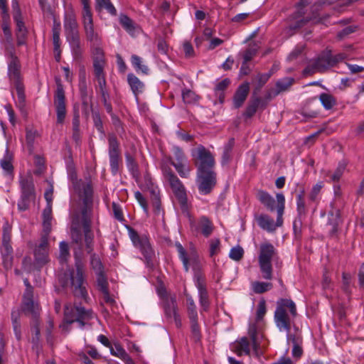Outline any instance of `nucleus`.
I'll use <instances>...</instances> for the list:
<instances>
[{"label": "nucleus", "mask_w": 364, "mask_h": 364, "mask_svg": "<svg viewBox=\"0 0 364 364\" xmlns=\"http://www.w3.org/2000/svg\"><path fill=\"white\" fill-rule=\"evenodd\" d=\"M83 228L84 240L87 253L93 251L94 235L91 230V215L89 208L85 206L80 213H75L72 216L70 227L71 238L74 243L79 245L78 250L74 251L75 269H69L58 277V282L63 287L69 285L75 297L87 301V290L85 265L82 261V233Z\"/></svg>", "instance_id": "f257e3e1"}, {"label": "nucleus", "mask_w": 364, "mask_h": 364, "mask_svg": "<svg viewBox=\"0 0 364 364\" xmlns=\"http://www.w3.org/2000/svg\"><path fill=\"white\" fill-rule=\"evenodd\" d=\"M178 253V257L182 261L185 272H188L190 266L194 272V282L198 291L199 301L204 311H207L209 307L208 294L206 287L205 277L201 271V264L198 256L193 253L188 255L186 250L179 242L176 244Z\"/></svg>", "instance_id": "f03ea898"}, {"label": "nucleus", "mask_w": 364, "mask_h": 364, "mask_svg": "<svg viewBox=\"0 0 364 364\" xmlns=\"http://www.w3.org/2000/svg\"><path fill=\"white\" fill-rule=\"evenodd\" d=\"M297 316L295 303L291 299H279L277 301V307L274 311V321L280 331H286L287 339L291 341L294 346L298 343L294 335H290L291 323Z\"/></svg>", "instance_id": "7ed1b4c3"}, {"label": "nucleus", "mask_w": 364, "mask_h": 364, "mask_svg": "<svg viewBox=\"0 0 364 364\" xmlns=\"http://www.w3.org/2000/svg\"><path fill=\"white\" fill-rule=\"evenodd\" d=\"M327 3V1L323 0L314 4L311 7V15H306V6L309 5V0H301L297 5V11L291 16V23L287 26L284 32L287 36H292L294 32L306 26L308 23H319L321 19L318 17V11L321 5Z\"/></svg>", "instance_id": "20e7f679"}, {"label": "nucleus", "mask_w": 364, "mask_h": 364, "mask_svg": "<svg viewBox=\"0 0 364 364\" xmlns=\"http://www.w3.org/2000/svg\"><path fill=\"white\" fill-rule=\"evenodd\" d=\"M346 58L347 55L344 53L333 55L331 50L326 49L316 58L312 60L309 63L304 72L305 74L323 73L329 68L336 66Z\"/></svg>", "instance_id": "39448f33"}, {"label": "nucleus", "mask_w": 364, "mask_h": 364, "mask_svg": "<svg viewBox=\"0 0 364 364\" xmlns=\"http://www.w3.org/2000/svg\"><path fill=\"white\" fill-rule=\"evenodd\" d=\"M161 170L165 179L168 182L174 196L180 204L182 213L189 215L186 191L182 182L169 166L163 165Z\"/></svg>", "instance_id": "423d86ee"}, {"label": "nucleus", "mask_w": 364, "mask_h": 364, "mask_svg": "<svg viewBox=\"0 0 364 364\" xmlns=\"http://www.w3.org/2000/svg\"><path fill=\"white\" fill-rule=\"evenodd\" d=\"M277 255V250L269 242L260 245L258 264L262 278L266 280L273 279V267L272 260Z\"/></svg>", "instance_id": "0eeeda50"}, {"label": "nucleus", "mask_w": 364, "mask_h": 364, "mask_svg": "<svg viewBox=\"0 0 364 364\" xmlns=\"http://www.w3.org/2000/svg\"><path fill=\"white\" fill-rule=\"evenodd\" d=\"M277 198V221L274 223V220L269 215L262 214L256 217V220L258 225L263 230L268 232L274 231L277 228L281 227L283 225V215L285 208V198L283 193H279L276 195Z\"/></svg>", "instance_id": "6e6552de"}, {"label": "nucleus", "mask_w": 364, "mask_h": 364, "mask_svg": "<svg viewBox=\"0 0 364 364\" xmlns=\"http://www.w3.org/2000/svg\"><path fill=\"white\" fill-rule=\"evenodd\" d=\"M93 312L91 309H85L81 306L75 304L73 306L68 304L64 308V321L68 324L77 322L80 328L92 319Z\"/></svg>", "instance_id": "1a4fd4ad"}, {"label": "nucleus", "mask_w": 364, "mask_h": 364, "mask_svg": "<svg viewBox=\"0 0 364 364\" xmlns=\"http://www.w3.org/2000/svg\"><path fill=\"white\" fill-rule=\"evenodd\" d=\"M129 235L134 245L139 248L144 255L147 267H153V257L154 251L153 250L149 239L146 235L140 236L138 232L132 228H128Z\"/></svg>", "instance_id": "9d476101"}, {"label": "nucleus", "mask_w": 364, "mask_h": 364, "mask_svg": "<svg viewBox=\"0 0 364 364\" xmlns=\"http://www.w3.org/2000/svg\"><path fill=\"white\" fill-rule=\"evenodd\" d=\"M43 234L41 237V241L38 245L34 249V262L33 265L36 270L39 271L49 261L48 259V237L51 231V226H43Z\"/></svg>", "instance_id": "9b49d317"}, {"label": "nucleus", "mask_w": 364, "mask_h": 364, "mask_svg": "<svg viewBox=\"0 0 364 364\" xmlns=\"http://www.w3.org/2000/svg\"><path fill=\"white\" fill-rule=\"evenodd\" d=\"M197 173L215 170V161L212 153L204 146L199 145L192 151Z\"/></svg>", "instance_id": "f8f14e48"}, {"label": "nucleus", "mask_w": 364, "mask_h": 364, "mask_svg": "<svg viewBox=\"0 0 364 364\" xmlns=\"http://www.w3.org/2000/svg\"><path fill=\"white\" fill-rule=\"evenodd\" d=\"M107 140L110 170L113 175H116L122 165L120 144L114 134H109Z\"/></svg>", "instance_id": "ddd939ff"}, {"label": "nucleus", "mask_w": 364, "mask_h": 364, "mask_svg": "<svg viewBox=\"0 0 364 364\" xmlns=\"http://www.w3.org/2000/svg\"><path fill=\"white\" fill-rule=\"evenodd\" d=\"M196 183L200 194L210 193L217 184L216 171L213 170L197 173Z\"/></svg>", "instance_id": "4468645a"}, {"label": "nucleus", "mask_w": 364, "mask_h": 364, "mask_svg": "<svg viewBox=\"0 0 364 364\" xmlns=\"http://www.w3.org/2000/svg\"><path fill=\"white\" fill-rule=\"evenodd\" d=\"M21 189V198L18 202V208L21 211L27 210L34 198V184L31 177L23 178L20 180Z\"/></svg>", "instance_id": "2eb2a0df"}, {"label": "nucleus", "mask_w": 364, "mask_h": 364, "mask_svg": "<svg viewBox=\"0 0 364 364\" xmlns=\"http://www.w3.org/2000/svg\"><path fill=\"white\" fill-rule=\"evenodd\" d=\"M5 55L7 58L8 75L13 82L21 81V63L16 55L14 46L6 48Z\"/></svg>", "instance_id": "dca6fc26"}, {"label": "nucleus", "mask_w": 364, "mask_h": 364, "mask_svg": "<svg viewBox=\"0 0 364 364\" xmlns=\"http://www.w3.org/2000/svg\"><path fill=\"white\" fill-rule=\"evenodd\" d=\"M13 18L16 23V37L18 46L26 45L28 38V29L25 26L21 10L17 1H13Z\"/></svg>", "instance_id": "f3484780"}, {"label": "nucleus", "mask_w": 364, "mask_h": 364, "mask_svg": "<svg viewBox=\"0 0 364 364\" xmlns=\"http://www.w3.org/2000/svg\"><path fill=\"white\" fill-rule=\"evenodd\" d=\"M54 105L56 109L57 122L62 124L66 116V105L64 88L60 82H57L54 94Z\"/></svg>", "instance_id": "a211bd4d"}, {"label": "nucleus", "mask_w": 364, "mask_h": 364, "mask_svg": "<svg viewBox=\"0 0 364 364\" xmlns=\"http://www.w3.org/2000/svg\"><path fill=\"white\" fill-rule=\"evenodd\" d=\"M82 24L85 35L87 41L94 45L99 44L100 38L94 28L92 14L91 11H82Z\"/></svg>", "instance_id": "6ab92c4d"}, {"label": "nucleus", "mask_w": 364, "mask_h": 364, "mask_svg": "<svg viewBox=\"0 0 364 364\" xmlns=\"http://www.w3.org/2000/svg\"><path fill=\"white\" fill-rule=\"evenodd\" d=\"M163 309L166 317L168 319L173 320L177 328L181 326V316L178 312L176 298L172 296L163 301Z\"/></svg>", "instance_id": "aec40b11"}, {"label": "nucleus", "mask_w": 364, "mask_h": 364, "mask_svg": "<svg viewBox=\"0 0 364 364\" xmlns=\"http://www.w3.org/2000/svg\"><path fill=\"white\" fill-rule=\"evenodd\" d=\"M67 41L71 48L74 58H80L82 53V43L78 29L65 31Z\"/></svg>", "instance_id": "412c9836"}, {"label": "nucleus", "mask_w": 364, "mask_h": 364, "mask_svg": "<svg viewBox=\"0 0 364 364\" xmlns=\"http://www.w3.org/2000/svg\"><path fill=\"white\" fill-rule=\"evenodd\" d=\"M22 311L31 316V321L39 320L41 309L39 304L33 301V294L31 296L23 295Z\"/></svg>", "instance_id": "4be33fe9"}, {"label": "nucleus", "mask_w": 364, "mask_h": 364, "mask_svg": "<svg viewBox=\"0 0 364 364\" xmlns=\"http://www.w3.org/2000/svg\"><path fill=\"white\" fill-rule=\"evenodd\" d=\"M79 81H78V89L82 100V105L87 107L88 105V101L90 97L92 91L88 90L87 85V77L85 69L82 67L79 71Z\"/></svg>", "instance_id": "5701e85b"}, {"label": "nucleus", "mask_w": 364, "mask_h": 364, "mask_svg": "<svg viewBox=\"0 0 364 364\" xmlns=\"http://www.w3.org/2000/svg\"><path fill=\"white\" fill-rule=\"evenodd\" d=\"M11 227L6 222L2 229V241L0 248L1 254H13V248L11 245Z\"/></svg>", "instance_id": "b1692460"}, {"label": "nucleus", "mask_w": 364, "mask_h": 364, "mask_svg": "<svg viewBox=\"0 0 364 364\" xmlns=\"http://www.w3.org/2000/svg\"><path fill=\"white\" fill-rule=\"evenodd\" d=\"M45 199L47 202L46 207L43 209V226H46V229H48V226H51L52 220V200H53V189L50 188L47 190L44 193Z\"/></svg>", "instance_id": "393cba45"}, {"label": "nucleus", "mask_w": 364, "mask_h": 364, "mask_svg": "<svg viewBox=\"0 0 364 364\" xmlns=\"http://www.w3.org/2000/svg\"><path fill=\"white\" fill-rule=\"evenodd\" d=\"M250 91V85L248 82L241 84L235 91L233 96V107L238 109L242 106L246 100Z\"/></svg>", "instance_id": "a878e982"}, {"label": "nucleus", "mask_w": 364, "mask_h": 364, "mask_svg": "<svg viewBox=\"0 0 364 364\" xmlns=\"http://www.w3.org/2000/svg\"><path fill=\"white\" fill-rule=\"evenodd\" d=\"M32 348L37 354L41 350L42 346L40 341V321L34 320L31 322Z\"/></svg>", "instance_id": "bb28decb"}, {"label": "nucleus", "mask_w": 364, "mask_h": 364, "mask_svg": "<svg viewBox=\"0 0 364 364\" xmlns=\"http://www.w3.org/2000/svg\"><path fill=\"white\" fill-rule=\"evenodd\" d=\"M232 350L239 356L249 355L250 353V343L247 337H242L236 341L232 346Z\"/></svg>", "instance_id": "cd10ccee"}, {"label": "nucleus", "mask_w": 364, "mask_h": 364, "mask_svg": "<svg viewBox=\"0 0 364 364\" xmlns=\"http://www.w3.org/2000/svg\"><path fill=\"white\" fill-rule=\"evenodd\" d=\"M257 198L269 210H270L272 212L274 211V210H277V207H275V200L267 191H264L262 190L258 191L257 193Z\"/></svg>", "instance_id": "c85d7f7f"}, {"label": "nucleus", "mask_w": 364, "mask_h": 364, "mask_svg": "<svg viewBox=\"0 0 364 364\" xmlns=\"http://www.w3.org/2000/svg\"><path fill=\"white\" fill-rule=\"evenodd\" d=\"M127 82L136 97L141 93L144 88V84L133 73L127 75Z\"/></svg>", "instance_id": "c756f323"}, {"label": "nucleus", "mask_w": 364, "mask_h": 364, "mask_svg": "<svg viewBox=\"0 0 364 364\" xmlns=\"http://www.w3.org/2000/svg\"><path fill=\"white\" fill-rule=\"evenodd\" d=\"M168 161L173 166H174L181 178H187L189 177L191 168L186 160L180 162H175L173 161L171 157H168Z\"/></svg>", "instance_id": "7c9ffc66"}, {"label": "nucleus", "mask_w": 364, "mask_h": 364, "mask_svg": "<svg viewBox=\"0 0 364 364\" xmlns=\"http://www.w3.org/2000/svg\"><path fill=\"white\" fill-rule=\"evenodd\" d=\"M304 196V188H301L298 194L296 195V211L299 218H304L307 213Z\"/></svg>", "instance_id": "2f4dec72"}, {"label": "nucleus", "mask_w": 364, "mask_h": 364, "mask_svg": "<svg viewBox=\"0 0 364 364\" xmlns=\"http://www.w3.org/2000/svg\"><path fill=\"white\" fill-rule=\"evenodd\" d=\"M125 159L129 171L132 173V176L137 180L139 176V170L135 156L131 153L127 152L125 153Z\"/></svg>", "instance_id": "473e14b6"}, {"label": "nucleus", "mask_w": 364, "mask_h": 364, "mask_svg": "<svg viewBox=\"0 0 364 364\" xmlns=\"http://www.w3.org/2000/svg\"><path fill=\"white\" fill-rule=\"evenodd\" d=\"M294 80L291 77H285L278 80L276 82V88L272 90L269 95H273L274 97L278 95L282 92H285L292 85Z\"/></svg>", "instance_id": "72a5a7b5"}, {"label": "nucleus", "mask_w": 364, "mask_h": 364, "mask_svg": "<svg viewBox=\"0 0 364 364\" xmlns=\"http://www.w3.org/2000/svg\"><path fill=\"white\" fill-rule=\"evenodd\" d=\"M13 156L8 149H6L5 154L2 159L0 161V165L2 169L5 171L6 174L11 176L14 172V166L12 164Z\"/></svg>", "instance_id": "f704fd0d"}, {"label": "nucleus", "mask_w": 364, "mask_h": 364, "mask_svg": "<svg viewBox=\"0 0 364 364\" xmlns=\"http://www.w3.org/2000/svg\"><path fill=\"white\" fill-rule=\"evenodd\" d=\"M201 233L205 237H208L213 232L214 226L210 220L206 216H202L198 222Z\"/></svg>", "instance_id": "c9c22d12"}, {"label": "nucleus", "mask_w": 364, "mask_h": 364, "mask_svg": "<svg viewBox=\"0 0 364 364\" xmlns=\"http://www.w3.org/2000/svg\"><path fill=\"white\" fill-rule=\"evenodd\" d=\"M273 288V284L269 282L255 281L251 283L252 291L257 294H264Z\"/></svg>", "instance_id": "e433bc0d"}, {"label": "nucleus", "mask_w": 364, "mask_h": 364, "mask_svg": "<svg viewBox=\"0 0 364 364\" xmlns=\"http://www.w3.org/2000/svg\"><path fill=\"white\" fill-rule=\"evenodd\" d=\"M95 9L97 11L106 10L112 16H117V9L110 0H95Z\"/></svg>", "instance_id": "4c0bfd02"}, {"label": "nucleus", "mask_w": 364, "mask_h": 364, "mask_svg": "<svg viewBox=\"0 0 364 364\" xmlns=\"http://www.w3.org/2000/svg\"><path fill=\"white\" fill-rule=\"evenodd\" d=\"M105 60L102 55L97 56L93 60V69L95 78L105 77L104 68Z\"/></svg>", "instance_id": "58836bf2"}, {"label": "nucleus", "mask_w": 364, "mask_h": 364, "mask_svg": "<svg viewBox=\"0 0 364 364\" xmlns=\"http://www.w3.org/2000/svg\"><path fill=\"white\" fill-rule=\"evenodd\" d=\"M346 168V164L345 162H340L333 172L328 171L326 176L328 178L331 182H338L342 176Z\"/></svg>", "instance_id": "ea45409f"}, {"label": "nucleus", "mask_w": 364, "mask_h": 364, "mask_svg": "<svg viewBox=\"0 0 364 364\" xmlns=\"http://www.w3.org/2000/svg\"><path fill=\"white\" fill-rule=\"evenodd\" d=\"M119 23L127 33L131 35L134 33L136 24L128 16L121 14L119 16Z\"/></svg>", "instance_id": "a19ab883"}, {"label": "nucleus", "mask_w": 364, "mask_h": 364, "mask_svg": "<svg viewBox=\"0 0 364 364\" xmlns=\"http://www.w3.org/2000/svg\"><path fill=\"white\" fill-rule=\"evenodd\" d=\"M61 31V26L60 23L54 21L53 26L52 28V40H53V50H58L60 48V34Z\"/></svg>", "instance_id": "79ce46f5"}, {"label": "nucleus", "mask_w": 364, "mask_h": 364, "mask_svg": "<svg viewBox=\"0 0 364 364\" xmlns=\"http://www.w3.org/2000/svg\"><path fill=\"white\" fill-rule=\"evenodd\" d=\"M131 63L136 72L141 71L143 74L147 75L149 69L148 66L143 63L141 58L136 55H132Z\"/></svg>", "instance_id": "37998d69"}, {"label": "nucleus", "mask_w": 364, "mask_h": 364, "mask_svg": "<svg viewBox=\"0 0 364 364\" xmlns=\"http://www.w3.org/2000/svg\"><path fill=\"white\" fill-rule=\"evenodd\" d=\"M319 100L323 107L327 110L332 109L336 104V98L328 93H321L319 95Z\"/></svg>", "instance_id": "c03bdc74"}, {"label": "nucleus", "mask_w": 364, "mask_h": 364, "mask_svg": "<svg viewBox=\"0 0 364 364\" xmlns=\"http://www.w3.org/2000/svg\"><path fill=\"white\" fill-rule=\"evenodd\" d=\"M260 102L261 100L259 97H255V99L251 100L247 106L243 115L247 118L252 117L256 113Z\"/></svg>", "instance_id": "a18cd8bd"}, {"label": "nucleus", "mask_w": 364, "mask_h": 364, "mask_svg": "<svg viewBox=\"0 0 364 364\" xmlns=\"http://www.w3.org/2000/svg\"><path fill=\"white\" fill-rule=\"evenodd\" d=\"M272 73H258L253 80V83L255 85V90L259 91L261 88L267 83L271 77Z\"/></svg>", "instance_id": "49530a36"}, {"label": "nucleus", "mask_w": 364, "mask_h": 364, "mask_svg": "<svg viewBox=\"0 0 364 364\" xmlns=\"http://www.w3.org/2000/svg\"><path fill=\"white\" fill-rule=\"evenodd\" d=\"M187 314L189 319L198 317L197 307L191 296L186 294Z\"/></svg>", "instance_id": "de8ad7c7"}, {"label": "nucleus", "mask_w": 364, "mask_h": 364, "mask_svg": "<svg viewBox=\"0 0 364 364\" xmlns=\"http://www.w3.org/2000/svg\"><path fill=\"white\" fill-rule=\"evenodd\" d=\"M248 335L252 341V348L257 353L258 349L259 348V343L257 341V328L255 324H252L250 326L248 329Z\"/></svg>", "instance_id": "09e8293b"}, {"label": "nucleus", "mask_w": 364, "mask_h": 364, "mask_svg": "<svg viewBox=\"0 0 364 364\" xmlns=\"http://www.w3.org/2000/svg\"><path fill=\"white\" fill-rule=\"evenodd\" d=\"M90 264L97 274L104 273V267L98 255L93 253L90 257Z\"/></svg>", "instance_id": "8fccbe9b"}, {"label": "nucleus", "mask_w": 364, "mask_h": 364, "mask_svg": "<svg viewBox=\"0 0 364 364\" xmlns=\"http://www.w3.org/2000/svg\"><path fill=\"white\" fill-rule=\"evenodd\" d=\"M189 320L191 323L192 338L195 342H198L201 338L200 328L198 322V318H191Z\"/></svg>", "instance_id": "3c124183"}, {"label": "nucleus", "mask_w": 364, "mask_h": 364, "mask_svg": "<svg viewBox=\"0 0 364 364\" xmlns=\"http://www.w3.org/2000/svg\"><path fill=\"white\" fill-rule=\"evenodd\" d=\"M109 350L112 355L117 357L121 360L128 354L122 345L118 342L112 344L111 347H109Z\"/></svg>", "instance_id": "603ef678"}, {"label": "nucleus", "mask_w": 364, "mask_h": 364, "mask_svg": "<svg viewBox=\"0 0 364 364\" xmlns=\"http://www.w3.org/2000/svg\"><path fill=\"white\" fill-rule=\"evenodd\" d=\"M182 98L186 104H195L199 100V97L193 91L188 89H184L182 91Z\"/></svg>", "instance_id": "864d4df0"}, {"label": "nucleus", "mask_w": 364, "mask_h": 364, "mask_svg": "<svg viewBox=\"0 0 364 364\" xmlns=\"http://www.w3.org/2000/svg\"><path fill=\"white\" fill-rule=\"evenodd\" d=\"M64 29L65 31L78 29V23L75 15L70 14L65 16L64 20Z\"/></svg>", "instance_id": "5fc2aeb1"}, {"label": "nucleus", "mask_w": 364, "mask_h": 364, "mask_svg": "<svg viewBox=\"0 0 364 364\" xmlns=\"http://www.w3.org/2000/svg\"><path fill=\"white\" fill-rule=\"evenodd\" d=\"M230 83V80L228 78H225L222 81L219 82L215 87V92L216 94L218 93L219 95V99L221 103L223 102V100L225 97V95L223 94V91L227 89L228 85Z\"/></svg>", "instance_id": "6e6d98bb"}, {"label": "nucleus", "mask_w": 364, "mask_h": 364, "mask_svg": "<svg viewBox=\"0 0 364 364\" xmlns=\"http://www.w3.org/2000/svg\"><path fill=\"white\" fill-rule=\"evenodd\" d=\"M1 28H2L3 33L6 38V41H8L9 43L11 42L12 33H11L10 25L9 23V18H5L4 16H3Z\"/></svg>", "instance_id": "4d7b16f0"}, {"label": "nucleus", "mask_w": 364, "mask_h": 364, "mask_svg": "<svg viewBox=\"0 0 364 364\" xmlns=\"http://www.w3.org/2000/svg\"><path fill=\"white\" fill-rule=\"evenodd\" d=\"M243 255H244V250H243L242 247H241L239 245L232 247L230 250V253H229V257L232 259L237 261V262L241 260L242 258L243 257Z\"/></svg>", "instance_id": "13d9d810"}, {"label": "nucleus", "mask_w": 364, "mask_h": 364, "mask_svg": "<svg viewBox=\"0 0 364 364\" xmlns=\"http://www.w3.org/2000/svg\"><path fill=\"white\" fill-rule=\"evenodd\" d=\"M98 83L100 92L102 95V98H109V95L107 89V82L105 77L95 78Z\"/></svg>", "instance_id": "bf43d9fd"}, {"label": "nucleus", "mask_w": 364, "mask_h": 364, "mask_svg": "<svg viewBox=\"0 0 364 364\" xmlns=\"http://www.w3.org/2000/svg\"><path fill=\"white\" fill-rule=\"evenodd\" d=\"M83 193L85 196V199H84V206L82 207V210L85 206H87L89 208L90 211L91 212L92 211L91 208L88 205V200L91 198L92 195V186L90 184L87 183V184L84 185Z\"/></svg>", "instance_id": "052dcab7"}, {"label": "nucleus", "mask_w": 364, "mask_h": 364, "mask_svg": "<svg viewBox=\"0 0 364 364\" xmlns=\"http://www.w3.org/2000/svg\"><path fill=\"white\" fill-rule=\"evenodd\" d=\"M257 53V48L255 46H251L247 48L243 53H242V58L243 61L245 63H248L250 61L254 56Z\"/></svg>", "instance_id": "680f3d73"}, {"label": "nucleus", "mask_w": 364, "mask_h": 364, "mask_svg": "<svg viewBox=\"0 0 364 364\" xmlns=\"http://www.w3.org/2000/svg\"><path fill=\"white\" fill-rule=\"evenodd\" d=\"M69 256V247L68 244L66 242H61L60 243V255L59 259L62 262H65L67 260V258Z\"/></svg>", "instance_id": "e2e57ef3"}, {"label": "nucleus", "mask_w": 364, "mask_h": 364, "mask_svg": "<svg viewBox=\"0 0 364 364\" xmlns=\"http://www.w3.org/2000/svg\"><path fill=\"white\" fill-rule=\"evenodd\" d=\"M14 84L16 90L18 102L20 103H24L26 96L24 93V87L21 81L14 82Z\"/></svg>", "instance_id": "0e129e2a"}, {"label": "nucleus", "mask_w": 364, "mask_h": 364, "mask_svg": "<svg viewBox=\"0 0 364 364\" xmlns=\"http://www.w3.org/2000/svg\"><path fill=\"white\" fill-rule=\"evenodd\" d=\"M3 266L6 269H11L13 266V254H1Z\"/></svg>", "instance_id": "69168bd1"}, {"label": "nucleus", "mask_w": 364, "mask_h": 364, "mask_svg": "<svg viewBox=\"0 0 364 364\" xmlns=\"http://www.w3.org/2000/svg\"><path fill=\"white\" fill-rule=\"evenodd\" d=\"M97 275V286H98L99 290L101 292L107 291L108 290V287H107L108 284H107V279L104 275V273H102V274H99Z\"/></svg>", "instance_id": "338daca9"}, {"label": "nucleus", "mask_w": 364, "mask_h": 364, "mask_svg": "<svg viewBox=\"0 0 364 364\" xmlns=\"http://www.w3.org/2000/svg\"><path fill=\"white\" fill-rule=\"evenodd\" d=\"M322 187V183H316L315 186H313L309 196V198L310 200L315 201L317 199V197L319 195Z\"/></svg>", "instance_id": "774afa93"}]
</instances>
